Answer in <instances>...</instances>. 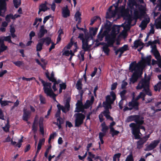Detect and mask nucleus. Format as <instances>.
Listing matches in <instances>:
<instances>
[{
  "label": "nucleus",
  "mask_w": 161,
  "mask_h": 161,
  "mask_svg": "<svg viewBox=\"0 0 161 161\" xmlns=\"http://www.w3.org/2000/svg\"><path fill=\"white\" fill-rule=\"evenodd\" d=\"M143 119V117H142V118L137 124L132 123L129 125L131 128V133L134 136L135 139H138L140 138V134L142 135L140 129L145 131V127L142 125L144 123Z\"/></svg>",
  "instance_id": "nucleus-1"
},
{
  "label": "nucleus",
  "mask_w": 161,
  "mask_h": 161,
  "mask_svg": "<svg viewBox=\"0 0 161 161\" xmlns=\"http://www.w3.org/2000/svg\"><path fill=\"white\" fill-rule=\"evenodd\" d=\"M42 84L44 92L47 96L50 97L54 99L56 98V95L54 92L57 90L55 83H53L52 88V83L45 82L42 79L40 80Z\"/></svg>",
  "instance_id": "nucleus-2"
},
{
  "label": "nucleus",
  "mask_w": 161,
  "mask_h": 161,
  "mask_svg": "<svg viewBox=\"0 0 161 161\" xmlns=\"http://www.w3.org/2000/svg\"><path fill=\"white\" fill-rule=\"evenodd\" d=\"M138 9L139 11L136 9L134 10L133 18L135 20V24L132 26L136 24L137 19L146 13L145 7L142 5H139L138 6Z\"/></svg>",
  "instance_id": "nucleus-3"
},
{
  "label": "nucleus",
  "mask_w": 161,
  "mask_h": 161,
  "mask_svg": "<svg viewBox=\"0 0 161 161\" xmlns=\"http://www.w3.org/2000/svg\"><path fill=\"white\" fill-rule=\"evenodd\" d=\"M150 79V76H148L146 78L141 79L136 86V89L141 90L143 88V90H144L149 87Z\"/></svg>",
  "instance_id": "nucleus-4"
},
{
  "label": "nucleus",
  "mask_w": 161,
  "mask_h": 161,
  "mask_svg": "<svg viewBox=\"0 0 161 161\" xmlns=\"http://www.w3.org/2000/svg\"><path fill=\"white\" fill-rule=\"evenodd\" d=\"M74 116L75 117V126L79 127L83 124L85 115L81 113H77L75 114Z\"/></svg>",
  "instance_id": "nucleus-5"
},
{
  "label": "nucleus",
  "mask_w": 161,
  "mask_h": 161,
  "mask_svg": "<svg viewBox=\"0 0 161 161\" xmlns=\"http://www.w3.org/2000/svg\"><path fill=\"white\" fill-rule=\"evenodd\" d=\"M106 41L107 42V44L110 45V47H113L116 39V34L113 31L110 34H106L105 37Z\"/></svg>",
  "instance_id": "nucleus-6"
},
{
  "label": "nucleus",
  "mask_w": 161,
  "mask_h": 161,
  "mask_svg": "<svg viewBox=\"0 0 161 161\" xmlns=\"http://www.w3.org/2000/svg\"><path fill=\"white\" fill-rule=\"evenodd\" d=\"M141 62L139 61L138 63H136V61H133L130 64L129 69L131 71L133 72V71L139 70L140 68L142 67L141 64Z\"/></svg>",
  "instance_id": "nucleus-7"
},
{
  "label": "nucleus",
  "mask_w": 161,
  "mask_h": 161,
  "mask_svg": "<svg viewBox=\"0 0 161 161\" xmlns=\"http://www.w3.org/2000/svg\"><path fill=\"white\" fill-rule=\"evenodd\" d=\"M149 137V135L145 136L139 139V140L137 142V148L140 149L142 147L143 145L148 140Z\"/></svg>",
  "instance_id": "nucleus-8"
},
{
  "label": "nucleus",
  "mask_w": 161,
  "mask_h": 161,
  "mask_svg": "<svg viewBox=\"0 0 161 161\" xmlns=\"http://www.w3.org/2000/svg\"><path fill=\"white\" fill-rule=\"evenodd\" d=\"M142 74L139 71L136 70L133 74L131 77L130 78V81L132 83H134L137 81L139 77Z\"/></svg>",
  "instance_id": "nucleus-9"
},
{
  "label": "nucleus",
  "mask_w": 161,
  "mask_h": 161,
  "mask_svg": "<svg viewBox=\"0 0 161 161\" xmlns=\"http://www.w3.org/2000/svg\"><path fill=\"white\" fill-rule=\"evenodd\" d=\"M151 56L149 55L146 58L142 57V59L140 62H141V64L142 67H144L147 64L150 65L151 63Z\"/></svg>",
  "instance_id": "nucleus-10"
},
{
  "label": "nucleus",
  "mask_w": 161,
  "mask_h": 161,
  "mask_svg": "<svg viewBox=\"0 0 161 161\" xmlns=\"http://www.w3.org/2000/svg\"><path fill=\"white\" fill-rule=\"evenodd\" d=\"M159 139L157 140H155L153 141L149 144L148 146H147L145 150L146 151H151L155 148L158 144L160 142Z\"/></svg>",
  "instance_id": "nucleus-11"
},
{
  "label": "nucleus",
  "mask_w": 161,
  "mask_h": 161,
  "mask_svg": "<svg viewBox=\"0 0 161 161\" xmlns=\"http://www.w3.org/2000/svg\"><path fill=\"white\" fill-rule=\"evenodd\" d=\"M142 117L139 115H130L127 117L126 121L127 122H129L134 121L135 122V124H137L142 118Z\"/></svg>",
  "instance_id": "nucleus-12"
},
{
  "label": "nucleus",
  "mask_w": 161,
  "mask_h": 161,
  "mask_svg": "<svg viewBox=\"0 0 161 161\" xmlns=\"http://www.w3.org/2000/svg\"><path fill=\"white\" fill-rule=\"evenodd\" d=\"M139 103L138 102H136L133 100L129 102L128 103V105L129 107L132 108V109H134L135 110H139Z\"/></svg>",
  "instance_id": "nucleus-13"
},
{
  "label": "nucleus",
  "mask_w": 161,
  "mask_h": 161,
  "mask_svg": "<svg viewBox=\"0 0 161 161\" xmlns=\"http://www.w3.org/2000/svg\"><path fill=\"white\" fill-rule=\"evenodd\" d=\"M89 37H88L86 40L82 41V48L85 52L88 51L90 47V46L88 45V39Z\"/></svg>",
  "instance_id": "nucleus-14"
},
{
  "label": "nucleus",
  "mask_w": 161,
  "mask_h": 161,
  "mask_svg": "<svg viewBox=\"0 0 161 161\" xmlns=\"http://www.w3.org/2000/svg\"><path fill=\"white\" fill-rule=\"evenodd\" d=\"M31 112L26 109L24 108L23 109V114L22 116L23 120L25 121H27L30 118L31 114Z\"/></svg>",
  "instance_id": "nucleus-15"
},
{
  "label": "nucleus",
  "mask_w": 161,
  "mask_h": 161,
  "mask_svg": "<svg viewBox=\"0 0 161 161\" xmlns=\"http://www.w3.org/2000/svg\"><path fill=\"white\" fill-rule=\"evenodd\" d=\"M151 52L157 60L161 58L160 53L157 49L156 45H155L153 47L151 50Z\"/></svg>",
  "instance_id": "nucleus-16"
},
{
  "label": "nucleus",
  "mask_w": 161,
  "mask_h": 161,
  "mask_svg": "<svg viewBox=\"0 0 161 161\" xmlns=\"http://www.w3.org/2000/svg\"><path fill=\"white\" fill-rule=\"evenodd\" d=\"M47 32V30L44 29V26L42 25L41 26L39 31L38 33L37 36L38 38H41L43 37L45 34Z\"/></svg>",
  "instance_id": "nucleus-17"
},
{
  "label": "nucleus",
  "mask_w": 161,
  "mask_h": 161,
  "mask_svg": "<svg viewBox=\"0 0 161 161\" xmlns=\"http://www.w3.org/2000/svg\"><path fill=\"white\" fill-rule=\"evenodd\" d=\"M62 14L63 17L64 18H66L70 15V12L67 6L63 8Z\"/></svg>",
  "instance_id": "nucleus-18"
},
{
  "label": "nucleus",
  "mask_w": 161,
  "mask_h": 161,
  "mask_svg": "<svg viewBox=\"0 0 161 161\" xmlns=\"http://www.w3.org/2000/svg\"><path fill=\"white\" fill-rule=\"evenodd\" d=\"M111 96L108 95L106 97V101L103 103V107L104 108V109H107L108 106L110 103L112 99L111 98Z\"/></svg>",
  "instance_id": "nucleus-19"
},
{
  "label": "nucleus",
  "mask_w": 161,
  "mask_h": 161,
  "mask_svg": "<svg viewBox=\"0 0 161 161\" xmlns=\"http://www.w3.org/2000/svg\"><path fill=\"white\" fill-rule=\"evenodd\" d=\"M110 95L111 97H112L110 103H109L108 106L107 110H109V109H111L112 108V104L114 103V101L116 99V95L115 93L113 91L110 92Z\"/></svg>",
  "instance_id": "nucleus-20"
},
{
  "label": "nucleus",
  "mask_w": 161,
  "mask_h": 161,
  "mask_svg": "<svg viewBox=\"0 0 161 161\" xmlns=\"http://www.w3.org/2000/svg\"><path fill=\"white\" fill-rule=\"evenodd\" d=\"M110 112L109 110L105 109L100 114L103 115L108 119H110L111 121H113V118L110 115Z\"/></svg>",
  "instance_id": "nucleus-21"
},
{
  "label": "nucleus",
  "mask_w": 161,
  "mask_h": 161,
  "mask_svg": "<svg viewBox=\"0 0 161 161\" xmlns=\"http://www.w3.org/2000/svg\"><path fill=\"white\" fill-rule=\"evenodd\" d=\"M150 21L149 19H145L142 21L140 25L142 30H144L147 27V25Z\"/></svg>",
  "instance_id": "nucleus-22"
},
{
  "label": "nucleus",
  "mask_w": 161,
  "mask_h": 161,
  "mask_svg": "<svg viewBox=\"0 0 161 161\" xmlns=\"http://www.w3.org/2000/svg\"><path fill=\"white\" fill-rule=\"evenodd\" d=\"M40 41H41L43 44L45 43V44L47 46H48L51 43V38L48 37L42 38L40 40Z\"/></svg>",
  "instance_id": "nucleus-23"
},
{
  "label": "nucleus",
  "mask_w": 161,
  "mask_h": 161,
  "mask_svg": "<svg viewBox=\"0 0 161 161\" xmlns=\"http://www.w3.org/2000/svg\"><path fill=\"white\" fill-rule=\"evenodd\" d=\"M6 10V7L3 4H0V16L4 17V13Z\"/></svg>",
  "instance_id": "nucleus-24"
},
{
  "label": "nucleus",
  "mask_w": 161,
  "mask_h": 161,
  "mask_svg": "<svg viewBox=\"0 0 161 161\" xmlns=\"http://www.w3.org/2000/svg\"><path fill=\"white\" fill-rule=\"evenodd\" d=\"M81 14L79 11H77L75 15V20L78 21V24H80L81 22Z\"/></svg>",
  "instance_id": "nucleus-25"
},
{
  "label": "nucleus",
  "mask_w": 161,
  "mask_h": 161,
  "mask_svg": "<svg viewBox=\"0 0 161 161\" xmlns=\"http://www.w3.org/2000/svg\"><path fill=\"white\" fill-rule=\"evenodd\" d=\"M128 46L127 45H124L121 47V49L119 51L120 53L118 56V58H120L122 56L124 52L128 49Z\"/></svg>",
  "instance_id": "nucleus-26"
},
{
  "label": "nucleus",
  "mask_w": 161,
  "mask_h": 161,
  "mask_svg": "<svg viewBox=\"0 0 161 161\" xmlns=\"http://www.w3.org/2000/svg\"><path fill=\"white\" fill-rule=\"evenodd\" d=\"M155 26L157 29H161V15L155 20Z\"/></svg>",
  "instance_id": "nucleus-27"
},
{
  "label": "nucleus",
  "mask_w": 161,
  "mask_h": 161,
  "mask_svg": "<svg viewBox=\"0 0 161 161\" xmlns=\"http://www.w3.org/2000/svg\"><path fill=\"white\" fill-rule=\"evenodd\" d=\"M126 6L125 3H124L123 5L122 6H120L119 7H118V5L115 6L114 7H115L116 10H117L118 12H119L120 13L121 12L124 10L125 9V7Z\"/></svg>",
  "instance_id": "nucleus-28"
},
{
  "label": "nucleus",
  "mask_w": 161,
  "mask_h": 161,
  "mask_svg": "<svg viewBox=\"0 0 161 161\" xmlns=\"http://www.w3.org/2000/svg\"><path fill=\"white\" fill-rule=\"evenodd\" d=\"M109 47H110V45L107 44H105V45H104L103 47V51L107 55H108L109 54L110 49L108 48Z\"/></svg>",
  "instance_id": "nucleus-29"
},
{
  "label": "nucleus",
  "mask_w": 161,
  "mask_h": 161,
  "mask_svg": "<svg viewBox=\"0 0 161 161\" xmlns=\"http://www.w3.org/2000/svg\"><path fill=\"white\" fill-rule=\"evenodd\" d=\"M102 31V29H101L97 36V38L99 39V40L100 41H102L104 36H105L106 34H108V32L106 31H105L102 34H101L100 33Z\"/></svg>",
  "instance_id": "nucleus-30"
},
{
  "label": "nucleus",
  "mask_w": 161,
  "mask_h": 161,
  "mask_svg": "<svg viewBox=\"0 0 161 161\" xmlns=\"http://www.w3.org/2000/svg\"><path fill=\"white\" fill-rule=\"evenodd\" d=\"M0 53L8 49L7 46L4 45L3 40L1 39V42H0Z\"/></svg>",
  "instance_id": "nucleus-31"
},
{
  "label": "nucleus",
  "mask_w": 161,
  "mask_h": 161,
  "mask_svg": "<svg viewBox=\"0 0 161 161\" xmlns=\"http://www.w3.org/2000/svg\"><path fill=\"white\" fill-rule=\"evenodd\" d=\"M83 85L82 83V79H80L77 81V83L75 85V87L79 90L82 89Z\"/></svg>",
  "instance_id": "nucleus-32"
},
{
  "label": "nucleus",
  "mask_w": 161,
  "mask_h": 161,
  "mask_svg": "<svg viewBox=\"0 0 161 161\" xmlns=\"http://www.w3.org/2000/svg\"><path fill=\"white\" fill-rule=\"evenodd\" d=\"M76 105V108L77 110H81L82 109H83V104L81 100H78Z\"/></svg>",
  "instance_id": "nucleus-33"
},
{
  "label": "nucleus",
  "mask_w": 161,
  "mask_h": 161,
  "mask_svg": "<svg viewBox=\"0 0 161 161\" xmlns=\"http://www.w3.org/2000/svg\"><path fill=\"white\" fill-rule=\"evenodd\" d=\"M121 16L125 18L127 17L129 15V10L127 9H125L120 13Z\"/></svg>",
  "instance_id": "nucleus-34"
},
{
  "label": "nucleus",
  "mask_w": 161,
  "mask_h": 161,
  "mask_svg": "<svg viewBox=\"0 0 161 161\" xmlns=\"http://www.w3.org/2000/svg\"><path fill=\"white\" fill-rule=\"evenodd\" d=\"M46 2H45V3H42L40 4L39 6V8L42 11L44 12L47 11V9H49L47 6L46 4Z\"/></svg>",
  "instance_id": "nucleus-35"
},
{
  "label": "nucleus",
  "mask_w": 161,
  "mask_h": 161,
  "mask_svg": "<svg viewBox=\"0 0 161 161\" xmlns=\"http://www.w3.org/2000/svg\"><path fill=\"white\" fill-rule=\"evenodd\" d=\"M13 3L15 8H18L21 4V0H13Z\"/></svg>",
  "instance_id": "nucleus-36"
},
{
  "label": "nucleus",
  "mask_w": 161,
  "mask_h": 161,
  "mask_svg": "<svg viewBox=\"0 0 161 161\" xmlns=\"http://www.w3.org/2000/svg\"><path fill=\"white\" fill-rule=\"evenodd\" d=\"M136 4L135 0H128L127 5L129 7L132 8Z\"/></svg>",
  "instance_id": "nucleus-37"
},
{
  "label": "nucleus",
  "mask_w": 161,
  "mask_h": 161,
  "mask_svg": "<svg viewBox=\"0 0 161 161\" xmlns=\"http://www.w3.org/2000/svg\"><path fill=\"white\" fill-rule=\"evenodd\" d=\"M136 4L135 0H128L127 5L129 7L132 8Z\"/></svg>",
  "instance_id": "nucleus-38"
},
{
  "label": "nucleus",
  "mask_w": 161,
  "mask_h": 161,
  "mask_svg": "<svg viewBox=\"0 0 161 161\" xmlns=\"http://www.w3.org/2000/svg\"><path fill=\"white\" fill-rule=\"evenodd\" d=\"M126 17L127 18L126 19V21H127V25L130 26L131 25L132 21L134 19H133V17L130 15H129Z\"/></svg>",
  "instance_id": "nucleus-39"
},
{
  "label": "nucleus",
  "mask_w": 161,
  "mask_h": 161,
  "mask_svg": "<svg viewBox=\"0 0 161 161\" xmlns=\"http://www.w3.org/2000/svg\"><path fill=\"white\" fill-rule=\"evenodd\" d=\"M154 90L155 91H160L161 89V81L159 82L154 87Z\"/></svg>",
  "instance_id": "nucleus-40"
},
{
  "label": "nucleus",
  "mask_w": 161,
  "mask_h": 161,
  "mask_svg": "<svg viewBox=\"0 0 161 161\" xmlns=\"http://www.w3.org/2000/svg\"><path fill=\"white\" fill-rule=\"evenodd\" d=\"M110 132L113 137L117 135L119 133V131L115 130L114 128L110 130Z\"/></svg>",
  "instance_id": "nucleus-41"
},
{
  "label": "nucleus",
  "mask_w": 161,
  "mask_h": 161,
  "mask_svg": "<svg viewBox=\"0 0 161 161\" xmlns=\"http://www.w3.org/2000/svg\"><path fill=\"white\" fill-rule=\"evenodd\" d=\"M43 43L41 41H39V42L37 43L36 46V49L37 51H40L42 49Z\"/></svg>",
  "instance_id": "nucleus-42"
},
{
  "label": "nucleus",
  "mask_w": 161,
  "mask_h": 161,
  "mask_svg": "<svg viewBox=\"0 0 161 161\" xmlns=\"http://www.w3.org/2000/svg\"><path fill=\"white\" fill-rule=\"evenodd\" d=\"M57 120L58 122V123H57V126L59 129H60L61 127V125L64 123V120L62 118H57Z\"/></svg>",
  "instance_id": "nucleus-43"
},
{
  "label": "nucleus",
  "mask_w": 161,
  "mask_h": 161,
  "mask_svg": "<svg viewBox=\"0 0 161 161\" xmlns=\"http://www.w3.org/2000/svg\"><path fill=\"white\" fill-rule=\"evenodd\" d=\"M118 12L117 11V10H116V9L115 8V10H113L110 13H111V16H109L108 15V14L107 13V16L106 18H111L112 17H114L116 14Z\"/></svg>",
  "instance_id": "nucleus-44"
},
{
  "label": "nucleus",
  "mask_w": 161,
  "mask_h": 161,
  "mask_svg": "<svg viewBox=\"0 0 161 161\" xmlns=\"http://www.w3.org/2000/svg\"><path fill=\"white\" fill-rule=\"evenodd\" d=\"M126 92L127 91L125 90H124L120 92V95L122 99V100L126 99V97L125 95L126 93Z\"/></svg>",
  "instance_id": "nucleus-45"
},
{
  "label": "nucleus",
  "mask_w": 161,
  "mask_h": 161,
  "mask_svg": "<svg viewBox=\"0 0 161 161\" xmlns=\"http://www.w3.org/2000/svg\"><path fill=\"white\" fill-rule=\"evenodd\" d=\"M112 26L111 23L108 20H107L104 25V27L107 30H110Z\"/></svg>",
  "instance_id": "nucleus-46"
},
{
  "label": "nucleus",
  "mask_w": 161,
  "mask_h": 161,
  "mask_svg": "<svg viewBox=\"0 0 161 161\" xmlns=\"http://www.w3.org/2000/svg\"><path fill=\"white\" fill-rule=\"evenodd\" d=\"M98 28L97 27L94 28H91L90 29V32L91 33H92L93 36H95L97 33Z\"/></svg>",
  "instance_id": "nucleus-47"
},
{
  "label": "nucleus",
  "mask_w": 161,
  "mask_h": 161,
  "mask_svg": "<svg viewBox=\"0 0 161 161\" xmlns=\"http://www.w3.org/2000/svg\"><path fill=\"white\" fill-rule=\"evenodd\" d=\"M101 20V18L98 16H96L94 17L93 18H92L91 19V22L90 24V25H92L94 23L97 21V19Z\"/></svg>",
  "instance_id": "nucleus-48"
},
{
  "label": "nucleus",
  "mask_w": 161,
  "mask_h": 161,
  "mask_svg": "<svg viewBox=\"0 0 161 161\" xmlns=\"http://www.w3.org/2000/svg\"><path fill=\"white\" fill-rule=\"evenodd\" d=\"M13 14H7L5 17V20L6 21L8 22H10V19H13Z\"/></svg>",
  "instance_id": "nucleus-49"
},
{
  "label": "nucleus",
  "mask_w": 161,
  "mask_h": 161,
  "mask_svg": "<svg viewBox=\"0 0 161 161\" xmlns=\"http://www.w3.org/2000/svg\"><path fill=\"white\" fill-rule=\"evenodd\" d=\"M12 63L16 66L18 67H20L22 65L24 64L23 61H12Z\"/></svg>",
  "instance_id": "nucleus-50"
},
{
  "label": "nucleus",
  "mask_w": 161,
  "mask_h": 161,
  "mask_svg": "<svg viewBox=\"0 0 161 161\" xmlns=\"http://www.w3.org/2000/svg\"><path fill=\"white\" fill-rule=\"evenodd\" d=\"M2 98L0 99V103L2 106H5L8 105V103H11V102L7 101H2Z\"/></svg>",
  "instance_id": "nucleus-51"
},
{
  "label": "nucleus",
  "mask_w": 161,
  "mask_h": 161,
  "mask_svg": "<svg viewBox=\"0 0 161 161\" xmlns=\"http://www.w3.org/2000/svg\"><path fill=\"white\" fill-rule=\"evenodd\" d=\"M125 161H134V158L131 153L127 156Z\"/></svg>",
  "instance_id": "nucleus-52"
},
{
  "label": "nucleus",
  "mask_w": 161,
  "mask_h": 161,
  "mask_svg": "<svg viewBox=\"0 0 161 161\" xmlns=\"http://www.w3.org/2000/svg\"><path fill=\"white\" fill-rule=\"evenodd\" d=\"M121 155V154L120 153H118L115 154L113 157V161H116L117 158H118L119 160Z\"/></svg>",
  "instance_id": "nucleus-53"
},
{
  "label": "nucleus",
  "mask_w": 161,
  "mask_h": 161,
  "mask_svg": "<svg viewBox=\"0 0 161 161\" xmlns=\"http://www.w3.org/2000/svg\"><path fill=\"white\" fill-rule=\"evenodd\" d=\"M143 91H144L145 93V95H147L149 96H151L152 95V93L150 92L149 87L147 88L144 90H143Z\"/></svg>",
  "instance_id": "nucleus-54"
},
{
  "label": "nucleus",
  "mask_w": 161,
  "mask_h": 161,
  "mask_svg": "<svg viewBox=\"0 0 161 161\" xmlns=\"http://www.w3.org/2000/svg\"><path fill=\"white\" fill-rule=\"evenodd\" d=\"M10 128V126L8 124V123L6 125L5 127H3V130L6 132H8L9 131Z\"/></svg>",
  "instance_id": "nucleus-55"
},
{
  "label": "nucleus",
  "mask_w": 161,
  "mask_h": 161,
  "mask_svg": "<svg viewBox=\"0 0 161 161\" xmlns=\"http://www.w3.org/2000/svg\"><path fill=\"white\" fill-rule=\"evenodd\" d=\"M35 121L36 119H35L34 122L33 124L32 125V130L33 131L34 133H36L37 131V126L35 125Z\"/></svg>",
  "instance_id": "nucleus-56"
},
{
  "label": "nucleus",
  "mask_w": 161,
  "mask_h": 161,
  "mask_svg": "<svg viewBox=\"0 0 161 161\" xmlns=\"http://www.w3.org/2000/svg\"><path fill=\"white\" fill-rule=\"evenodd\" d=\"M150 25L151 26V29L150 30L149 32L147 33V34H149V35H150V34H154L155 31L154 29V26L153 24L152 23L150 24Z\"/></svg>",
  "instance_id": "nucleus-57"
},
{
  "label": "nucleus",
  "mask_w": 161,
  "mask_h": 161,
  "mask_svg": "<svg viewBox=\"0 0 161 161\" xmlns=\"http://www.w3.org/2000/svg\"><path fill=\"white\" fill-rule=\"evenodd\" d=\"M90 107V106H89L87 104V103H86L84 105H83V109H82V110H77V112H82L83 113V112H84V108H85V109L88 108H89V107Z\"/></svg>",
  "instance_id": "nucleus-58"
},
{
  "label": "nucleus",
  "mask_w": 161,
  "mask_h": 161,
  "mask_svg": "<svg viewBox=\"0 0 161 161\" xmlns=\"http://www.w3.org/2000/svg\"><path fill=\"white\" fill-rule=\"evenodd\" d=\"M56 136V133L54 132L50 135L49 138L48 140V142L49 143L52 139L54 138V137Z\"/></svg>",
  "instance_id": "nucleus-59"
},
{
  "label": "nucleus",
  "mask_w": 161,
  "mask_h": 161,
  "mask_svg": "<svg viewBox=\"0 0 161 161\" xmlns=\"http://www.w3.org/2000/svg\"><path fill=\"white\" fill-rule=\"evenodd\" d=\"M88 36H86L85 38L84 37V34L83 33H80L79 34V36H78V38H79L82 41H84V40H86L87 39V37Z\"/></svg>",
  "instance_id": "nucleus-60"
},
{
  "label": "nucleus",
  "mask_w": 161,
  "mask_h": 161,
  "mask_svg": "<svg viewBox=\"0 0 161 161\" xmlns=\"http://www.w3.org/2000/svg\"><path fill=\"white\" fill-rule=\"evenodd\" d=\"M128 83L126 81H125L124 80H123L121 85V88L122 89H125Z\"/></svg>",
  "instance_id": "nucleus-61"
},
{
  "label": "nucleus",
  "mask_w": 161,
  "mask_h": 161,
  "mask_svg": "<svg viewBox=\"0 0 161 161\" xmlns=\"http://www.w3.org/2000/svg\"><path fill=\"white\" fill-rule=\"evenodd\" d=\"M51 146L50 145L46 149V151L44 153V156L45 157L47 158L48 154L49 152V150L51 148Z\"/></svg>",
  "instance_id": "nucleus-62"
},
{
  "label": "nucleus",
  "mask_w": 161,
  "mask_h": 161,
  "mask_svg": "<svg viewBox=\"0 0 161 161\" xmlns=\"http://www.w3.org/2000/svg\"><path fill=\"white\" fill-rule=\"evenodd\" d=\"M60 87L62 89L65 90L66 88V85L65 83H63L59 84Z\"/></svg>",
  "instance_id": "nucleus-63"
},
{
  "label": "nucleus",
  "mask_w": 161,
  "mask_h": 161,
  "mask_svg": "<svg viewBox=\"0 0 161 161\" xmlns=\"http://www.w3.org/2000/svg\"><path fill=\"white\" fill-rule=\"evenodd\" d=\"M60 114H61V111L59 110H57L55 116V118H60Z\"/></svg>",
  "instance_id": "nucleus-64"
}]
</instances>
